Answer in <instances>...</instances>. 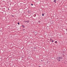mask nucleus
I'll list each match as a JSON object with an SVG mask.
<instances>
[{"instance_id": "3", "label": "nucleus", "mask_w": 67, "mask_h": 67, "mask_svg": "<svg viewBox=\"0 0 67 67\" xmlns=\"http://www.w3.org/2000/svg\"><path fill=\"white\" fill-rule=\"evenodd\" d=\"M56 0H54V2H55V3H56Z\"/></svg>"}, {"instance_id": "1", "label": "nucleus", "mask_w": 67, "mask_h": 67, "mask_svg": "<svg viewBox=\"0 0 67 67\" xmlns=\"http://www.w3.org/2000/svg\"><path fill=\"white\" fill-rule=\"evenodd\" d=\"M30 22V21L29 20H27V21H24V22H25V23H29Z\"/></svg>"}, {"instance_id": "7", "label": "nucleus", "mask_w": 67, "mask_h": 67, "mask_svg": "<svg viewBox=\"0 0 67 67\" xmlns=\"http://www.w3.org/2000/svg\"><path fill=\"white\" fill-rule=\"evenodd\" d=\"M44 60H41V62H43V61Z\"/></svg>"}, {"instance_id": "6", "label": "nucleus", "mask_w": 67, "mask_h": 67, "mask_svg": "<svg viewBox=\"0 0 67 67\" xmlns=\"http://www.w3.org/2000/svg\"><path fill=\"white\" fill-rule=\"evenodd\" d=\"M42 16H44V14H42Z\"/></svg>"}, {"instance_id": "12", "label": "nucleus", "mask_w": 67, "mask_h": 67, "mask_svg": "<svg viewBox=\"0 0 67 67\" xmlns=\"http://www.w3.org/2000/svg\"><path fill=\"white\" fill-rule=\"evenodd\" d=\"M39 67H41V66H39Z\"/></svg>"}, {"instance_id": "11", "label": "nucleus", "mask_w": 67, "mask_h": 67, "mask_svg": "<svg viewBox=\"0 0 67 67\" xmlns=\"http://www.w3.org/2000/svg\"><path fill=\"white\" fill-rule=\"evenodd\" d=\"M52 41V39H50V41Z\"/></svg>"}, {"instance_id": "9", "label": "nucleus", "mask_w": 67, "mask_h": 67, "mask_svg": "<svg viewBox=\"0 0 67 67\" xmlns=\"http://www.w3.org/2000/svg\"><path fill=\"white\" fill-rule=\"evenodd\" d=\"M54 42V41L52 40V42Z\"/></svg>"}, {"instance_id": "14", "label": "nucleus", "mask_w": 67, "mask_h": 67, "mask_svg": "<svg viewBox=\"0 0 67 67\" xmlns=\"http://www.w3.org/2000/svg\"><path fill=\"white\" fill-rule=\"evenodd\" d=\"M8 9V10H9V9Z\"/></svg>"}, {"instance_id": "10", "label": "nucleus", "mask_w": 67, "mask_h": 67, "mask_svg": "<svg viewBox=\"0 0 67 67\" xmlns=\"http://www.w3.org/2000/svg\"><path fill=\"white\" fill-rule=\"evenodd\" d=\"M57 41H55V43H57Z\"/></svg>"}, {"instance_id": "4", "label": "nucleus", "mask_w": 67, "mask_h": 67, "mask_svg": "<svg viewBox=\"0 0 67 67\" xmlns=\"http://www.w3.org/2000/svg\"><path fill=\"white\" fill-rule=\"evenodd\" d=\"M22 26L23 27H25V26H24L23 25H22Z\"/></svg>"}, {"instance_id": "8", "label": "nucleus", "mask_w": 67, "mask_h": 67, "mask_svg": "<svg viewBox=\"0 0 67 67\" xmlns=\"http://www.w3.org/2000/svg\"><path fill=\"white\" fill-rule=\"evenodd\" d=\"M31 4V5H33V4Z\"/></svg>"}, {"instance_id": "2", "label": "nucleus", "mask_w": 67, "mask_h": 67, "mask_svg": "<svg viewBox=\"0 0 67 67\" xmlns=\"http://www.w3.org/2000/svg\"><path fill=\"white\" fill-rule=\"evenodd\" d=\"M60 59H61V58L60 57L59 58H58L57 60H58V61L59 62V61H60Z\"/></svg>"}, {"instance_id": "15", "label": "nucleus", "mask_w": 67, "mask_h": 67, "mask_svg": "<svg viewBox=\"0 0 67 67\" xmlns=\"http://www.w3.org/2000/svg\"><path fill=\"white\" fill-rule=\"evenodd\" d=\"M38 22H39V23H40V21Z\"/></svg>"}, {"instance_id": "13", "label": "nucleus", "mask_w": 67, "mask_h": 67, "mask_svg": "<svg viewBox=\"0 0 67 67\" xmlns=\"http://www.w3.org/2000/svg\"><path fill=\"white\" fill-rule=\"evenodd\" d=\"M12 16H13V15H12Z\"/></svg>"}, {"instance_id": "5", "label": "nucleus", "mask_w": 67, "mask_h": 67, "mask_svg": "<svg viewBox=\"0 0 67 67\" xmlns=\"http://www.w3.org/2000/svg\"><path fill=\"white\" fill-rule=\"evenodd\" d=\"M18 25H19L20 23H18Z\"/></svg>"}]
</instances>
